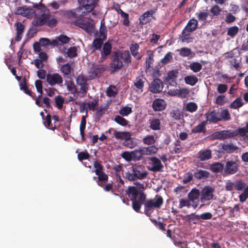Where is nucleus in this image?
<instances>
[{
	"label": "nucleus",
	"mask_w": 248,
	"mask_h": 248,
	"mask_svg": "<svg viewBox=\"0 0 248 248\" xmlns=\"http://www.w3.org/2000/svg\"><path fill=\"white\" fill-rule=\"evenodd\" d=\"M180 52V54L183 57L189 56L191 53V50L186 47H183L178 50Z\"/></svg>",
	"instance_id": "nucleus-63"
},
{
	"label": "nucleus",
	"mask_w": 248,
	"mask_h": 248,
	"mask_svg": "<svg viewBox=\"0 0 248 248\" xmlns=\"http://www.w3.org/2000/svg\"><path fill=\"white\" fill-rule=\"evenodd\" d=\"M118 56H119L120 59L123 60L124 62L128 64L131 62L130 60V55L129 51H124L121 52L120 53L117 54Z\"/></svg>",
	"instance_id": "nucleus-32"
},
{
	"label": "nucleus",
	"mask_w": 248,
	"mask_h": 248,
	"mask_svg": "<svg viewBox=\"0 0 248 248\" xmlns=\"http://www.w3.org/2000/svg\"><path fill=\"white\" fill-rule=\"evenodd\" d=\"M129 197L131 200L139 199V194L137 187L135 186H130L126 191Z\"/></svg>",
	"instance_id": "nucleus-23"
},
{
	"label": "nucleus",
	"mask_w": 248,
	"mask_h": 248,
	"mask_svg": "<svg viewBox=\"0 0 248 248\" xmlns=\"http://www.w3.org/2000/svg\"><path fill=\"white\" fill-rule=\"evenodd\" d=\"M114 121L117 124L122 126H126L128 124V121L121 116H116L114 119Z\"/></svg>",
	"instance_id": "nucleus-56"
},
{
	"label": "nucleus",
	"mask_w": 248,
	"mask_h": 248,
	"mask_svg": "<svg viewBox=\"0 0 248 248\" xmlns=\"http://www.w3.org/2000/svg\"><path fill=\"white\" fill-rule=\"evenodd\" d=\"M166 105V103L164 100L156 99L152 104V107L155 111H161L165 109Z\"/></svg>",
	"instance_id": "nucleus-19"
},
{
	"label": "nucleus",
	"mask_w": 248,
	"mask_h": 248,
	"mask_svg": "<svg viewBox=\"0 0 248 248\" xmlns=\"http://www.w3.org/2000/svg\"><path fill=\"white\" fill-rule=\"evenodd\" d=\"M192 206V204L189 200L186 199H181L179 201V208H183L184 207L189 208Z\"/></svg>",
	"instance_id": "nucleus-46"
},
{
	"label": "nucleus",
	"mask_w": 248,
	"mask_h": 248,
	"mask_svg": "<svg viewBox=\"0 0 248 248\" xmlns=\"http://www.w3.org/2000/svg\"><path fill=\"white\" fill-rule=\"evenodd\" d=\"M106 134H111V138H115L117 140H127L128 138H130L131 136V134L128 132H121L118 131L116 130L113 129V128H110L108 131H106Z\"/></svg>",
	"instance_id": "nucleus-8"
},
{
	"label": "nucleus",
	"mask_w": 248,
	"mask_h": 248,
	"mask_svg": "<svg viewBox=\"0 0 248 248\" xmlns=\"http://www.w3.org/2000/svg\"><path fill=\"white\" fill-rule=\"evenodd\" d=\"M111 50V46L109 43H105L103 47V50L101 51V55L102 57H106L110 54Z\"/></svg>",
	"instance_id": "nucleus-42"
},
{
	"label": "nucleus",
	"mask_w": 248,
	"mask_h": 248,
	"mask_svg": "<svg viewBox=\"0 0 248 248\" xmlns=\"http://www.w3.org/2000/svg\"><path fill=\"white\" fill-rule=\"evenodd\" d=\"M239 30L237 26H233L230 28L227 32V34L232 37H233L238 32Z\"/></svg>",
	"instance_id": "nucleus-62"
},
{
	"label": "nucleus",
	"mask_w": 248,
	"mask_h": 248,
	"mask_svg": "<svg viewBox=\"0 0 248 248\" xmlns=\"http://www.w3.org/2000/svg\"><path fill=\"white\" fill-rule=\"evenodd\" d=\"M93 167L95 169L94 171L96 174H98L99 173L103 171V166L96 160L93 162Z\"/></svg>",
	"instance_id": "nucleus-61"
},
{
	"label": "nucleus",
	"mask_w": 248,
	"mask_h": 248,
	"mask_svg": "<svg viewBox=\"0 0 248 248\" xmlns=\"http://www.w3.org/2000/svg\"><path fill=\"white\" fill-rule=\"evenodd\" d=\"M225 188L227 191H241L244 189L243 192L239 196V201L241 202H245L248 198V186H247L246 184L241 180L234 182L228 180L225 184Z\"/></svg>",
	"instance_id": "nucleus-2"
},
{
	"label": "nucleus",
	"mask_w": 248,
	"mask_h": 248,
	"mask_svg": "<svg viewBox=\"0 0 248 248\" xmlns=\"http://www.w3.org/2000/svg\"><path fill=\"white\" fill-rule=\"evenodd\" d=\"M202 64L198 62H193L189 65L190 68L195 73L199 72L202 69Z\"/></svg>",
	"instance_id": "nucleus-47"
},
{
	"label": "nucleus",
	"mask_w": 248,
	"mask_h": 248,
	"mask_svg": "<svg viewBox=\"0 0 248 248\" xmlns=\"http://www.w3.org/2000/svg\"><path fill=\"white\" fill-rule=\"evenodd\" d=\"M172 59V54L170 52H169L166 54L165 57L161 59V62L163 64L168 63Z\"/></svg>",
	"instance_id": "nucleus-60"
},
{
	"label": "nucleus",
	"mask_w": 248,
	"mask_h": 248,
	"mask_svg": "<svg viewBox=\"0 0 248 248\" xmlns=\"http://www.w3.org/2000/svg\"><path fill=\"white\" fill-rule=\"evenodd\" d=\"M243 105V102L241 98H237L234 100L233 102L231 104L230 107L232 108L237 109Z\"/></svg>",
	"instance_id": "nucleus-45"
},
{
	"label": "nucleus",
	"mask_w": 248,
	"mask_h": 248,
	"mask_svg": "<svg viewBox=\"0 0 248 248\" xmlns=\"http://www.w3.org/2000/svg\"><path fill=\"white\" fill-rule=\"evenodd\" d=\"M15 27L17 33L16 40L19 41L21 38V34L24 32V26L21 23L17 22L15 24Z\"/></svg>",
	"instance_id": "nucleus-30"
},
{
	"label": "nucleus",
	"mask_w": 248,
	"mask_h": 248,
	"mask_svg": "<svg viewBox=\"0 0 248 248\" xmlns=\"http://www.w3.org/2000/svg\"><path fill=\"white\" fill-rule=\"evenodd\" d=\"M94 22L93 19L84 18L78 23V26L88 32L93 30Z\"/></svg>",
	"instance_id": "nucleus-12"
},
{
	"label": "nucleus",
	"mask_w": 248,
	"mask_h": 248,
	"mask_svg": "<svg viewBox=\"0 0 248 248\" xmlns=\"http://www.w3.org/2000/svg\"><path fill=\"white\" fill-rule=\"evenodd\" d=\"M124 144L128 148L132 149L137 146V142L130 137L124 141Z\"/></svg>",
	"instance_id": "nucleus-51"
},
{
	"label": "nucleus",
	"mask_w": 248,
	"mask_h": 248,
	"mask_svg": "<svg viewBox=\"0 0 248 248\" xmlns=\"http://www.w3.org/2000/svg\"><path fill=\"white\" fill-rule=\"evenodd\" d=\"M150 160L151 162V164L152 166L151 169V170L154 171H159L162 170L163 166L158 158L155 157H153L150 158Z\"/></svg>",
	"instance_id": "nucleus-16"
},
{
	"label": "nucleus",
	"mask_w": 248,
	"mask_h": 248,
	"mask_svg": "<svg viewBox=\"0 0 248 248\" xmlns=\"http://www.w3.org/2000/svg\"><path fill=\"white\" fill-rule=\"evenodd\" d=\"M207 121L210 123H216L220 121L219 119V113L215 110L206 114Z\"/></svg>",
	"instance_id": "nucleus-21"
},
{
	"label": "nucleus",
	"mask_w": 248,
	"mask_h": 248,
	"mask_svg": "<svg viewBox=\"0 0 248 248\" xmlns=\"http://www.w3.org/2000/svg\"><path fill=\"white\" fill-rule=\"evenodd\" d=\"M200 195V192L199 189L193 188L187 195V197L192 204V207L196 209L198 205L199 199Z\"/></svg>",
	"instance_id": "nucleus-9"
},
{
	"label": "nucleus",
	"mask_w": 248,
	"mask_h": 248,
	"mask_svg": "<svg viewBox=\"0 0 248 248\" xmlns=\"http://www.w3.org/2000/svg\"><path fill=\"white\" fill-rule=\"evenodd\" d=\"M178 92V96L181 98L186 97L189 93V91L188 89L185 88L179 89Z\"/></svg>",
	"instance_id": "nucleus-64"
},
{
	"label": "nucleus",
	"mask_w": 248,
	"mask_h": 248,
	"mask_svg": "<svg viewBox=\"0 0 248 248\" xmlns=\"http://www.w3.org/2000/svg\"><path fill=\"white\" fill-rule=\"evenodd\" d=\"M184 80L186 84L191 86L195 85L198 81V78L195 76H187Z\"/></svg>",
	"instance_id": "nucleus-37"
},
{
	"label": "nucleus",
	"mask_w": 248,
	"mask_h": 248,
	"mask_svg": "<svg viewBox=\"0 0 248 248\" xmlns=\"http://www.w3.org/2000/svg\"><path fill=\"white\" fill-rule=\"evenodd\" d=\"M144 154L151 155L155 154L158 151V148L156 146L154 145L148 147H143Z\"/></svg>",
	"instance_id": "nucleus-38"
},
{
	"label": "nucleus",
	"mask_w": 248,
	"mask_h": 248,
	"mask_svg": "<svg viewBox=\"0 0 248 248\" xmlns=\"http://www.w3.org/2000/svg\"><path fill=\"white\" fill-rule=\"evenodd\" d=\"M211 157V151L210 150H203L199 153V158L201 161L209 159Z\"/></svg>",
	"instance_id": "nucleus-28"
},
{
	"label": "nucleus",
	"mask_w": 248,
	"mask_h": 248,
	"mask_svg": "<svg viewBox=\"0 0 248 248\" xmlns=\"http://www.w3.org/2000/svg\"><path fill=\"white\" fill-rule=\"evenodd\" d=\"M148 57L146 58V71L147 72V71L149 70L151 66V65L153 64L154 62L153 59V54L152 52H148Z\"/></svg>",
	"instance_id": "nucleus-41"
},
{
	"label": "nucleus",
	"mask_w": 248,
	"mask_h": 248,
	"mask_svg": "<svg viewBox=\"0 0 248 248\" xmlns=\"http://www.w3.org/2000/svg\"><path fill=\"white\" fill-rule=\"evenodd\" d=\"M198 25V21L196 19L192 18L190 19L187 24L183 31V33L184 34L185 31L192 32L195 31Z\"/></svg>",
	"instance_id": "nucleus-22"
},
{
	"label": "nucleus",
	"mask_w": 248,
	"mask_h": 248,
	"mask_svg": "<svg viewBox=\"0 0 248 248\" xmlns=\"http://www.w3.org/2000/svg\"><path fill=\"white\" fill-rule=\"evenodd\" d=\"M132 112V108L129 107H124L119 110V113L122 116H127Z\"/></svg>",
	"instance_id": "nucleus-50"
},
{
	"label": "nucleus",
	"mask_w": 248,
	"mask_h": 248,
	"mask_svg": "<svg viewBox=\"0 0 248 248\" xmlns=\"http://www.w3.org/2000/svg\"><path fill=\"white\" fill-rule=\"evenodd\" d=\"M78 48L77 47H71L67 49L65 53V56L69 57H74L77 56Z\"/></svg>",
	"instance_id": "nucleus-43"
},
{
	"label": "nucleus",
	"mask_w": 248,
	"mask_h": 248,
	"mask_svg": "<svg viewBox=\"0 0 248 248\" xmlns=\"http://www.w3.org/2000/svg\"><path fill=\"white\" fill-rule=\"evenodd\" d=\"M210 173L206 170H199L195 172L194 176L199 179H204L209 177Z\"/></svg>",
	"instance_id": "nucleus-33"
},
{
	"label": "nucleus",
	"mask_w": 248,
	"mask_h": 248,
	"mask_svg": "<svg viewBox=\"0 0 248 248\" xmlns=\"http://www.w3.org/2000/svg\"><path fill=\"white\" fill-rule=\"evenodd\" d=\"M177 77V72L176 71H171L169 72L166 78V80L169 82L170 80H171V83H169L171 85L174 86L176 85V82L174 81V80Z\"/></svg>",
	"instance_id": "nucleus-29"
},
{
	"label": "nucleus",
	"mask_w": 248,
	"mask_h": 248,
	"mask_svg": "<svg viewBox=\"0 0 248 248\" xmlns=\"http://www.w3.org/2000/svg\"><path fill=\"white\" fill-rule=\"evenodd\" d=\"M238 170L237 163L233 161H228L226 163L225 171L228 174H234Z\"/></svg>",
	"instance_id": "nucleus-18"
},
{
	"label": "nucleus",
	"mask_w": 248,
	"mask_h": 248,
	"mask_svg": "<svg viewBox=\"0 0 248 248\" xmlns=\"http://www.w3.org/2000/svg\"><path fill=\"white\" fill-rule=\"evenodd\" d=\"M133 160H139L142 156L145 155L143 147L139 148L133 151H131Z\"/></svg>",
	"instance_id": "nucleus-25"
},
{
	"label": "nucleus",
	"mask_w": 248,
	"mask_h": 248,
	"mask_svg": "<svg viewBox=\"0 0 248 248\" xmlns=\"http://www.w3.org/2000/svg\"><path fill=\"white\" fill-rule=\"evenodd\" d=\"M46 81L50 86L61 84L63 79L62 76L58 73L48 74L46 76Z\"/></svg>",
	"instance_id": "nucleus-11"
},
{
	"label": "nucleus",
	"mask_w": 248,
	"mask_h": 248,
	"mask_svg": "<svg viewBox=\"0 0 248 248\" xmlns=\"http://www.w3.org/2000/svg\"><path fill=\"white\" fill-rule=\"evenodd\" d=\"M55 102L56 107L59 109H61L62 108L63 104L64 102V100L63 97L58 95L55 98Z\"/></svg>",
	"instance_id": "nucleus-48"
},
{
	"label": "nucleus",
	"mask_w": 248,
	"mask_h": 248,
	"mask_svg": "<svg viewBox=\"0 0 248 248\" xmlns=\"http://www.w3.org/2000/svg\"><path fill=\"white\" fill-rule=\"evenodd\" d=\"M163 84L162 81L158 78L155 79L150 86V91L153 93H158L162 91Z\"/></svg>",
	"instance_id": "nucleus-15"
},
{
	"label": "nucleus",
	"mask_w": 248,
	"mask_h": 248,
	"mask_svg": "<svg viewBox=\"0 0 248 248\" xmlns=\"http://www.w3.org/2000/svg\"><path fill=\"white\" fill-rule=\"evenodd\" d=\"M206 124L205 122H202L197 125L195 127L192 129L193 133H199L203 131L205 127Z\"/></svg>",
	"instance_id": "nucleus-59"
},
{
	"label": "nucleus",
	"mask_w": 248,
	"mask_h": 248,
	"mask_svg": "<svg viewBox=\"0 0 248 248\" xmlns=\"http://www.w3.org/2000/svg\"><path fill=\"white\" fill-rule=\"evenodd\" d=\"M213 189L210 186H205L202 190L200 197V201L202 204L200 208L203 207L204 203L212 199L213 197Z\"/></svg>",
	"instance_id": "nucleus-7"
},
{
	"label": "nucleus",
	"mask_w": 248,
	"mask_h": 248,
	"mask_svg": "<svg viewBox=\"0 0 248 248\" xmlns=\"http://www.w3.org/2000/svg\"><path fill=\"white\" fill-rule=\"evenodd\" d=\"M46 126L51 130H54L59 125V121L58 117L53 115L52 117L50 115H47L46 117V122H44Z\"/></svg>",
	"instance_id": "nucleus-10"
},
{
	"label": "nucleus",
	"mask_w": 248,
	"mask_h": 248,
	"mask_svg": "<svg viewBox=\"0 0 248 248\" xmlns=\"http://www.w3.org/2000/svg\"><path fill=\"white\" fill-rule=\"evenodd\" d=\"M78 2L82 8L87 12H91L94 7L95 0H78Z\"/></svg>",
	"instance_id": "nucleus-14"
},
{
	"label": "nucleus",
	"mask_w": 248,
	"mask_h": 248,
	"mask_svg": "<svg viewBox=\"0 0 248 248\" xmlns=\"http://www.w3.org/2000/svg\"><path fill=\"white\" fill-rule=\"evenodd\" d=\"M146 199V195L143 192H140L139 199L131 200L133 209L136 212H139L141 208V204L144 202Z\"/></svg>",
	"instance_id": "nucleus-13"
},
{
	"label": "nucleus",
	"mask_w": 248,
	"mask_h": 248,
	"mask_svg": "<svg viewBox=\"0 0 248 248\" xmlns=\"http://www.w3.org/2000/svg\"><path fill=\"white\" fill-rule=\"evenodd\" d=\"M163 203L162 197L159 195H156L153 199L145 200L144 202V213L150 216L155 209H159Z\"/></svg>",
	"instance_id": "nucleus-3"
},
{
	"label": "nucleus",
	"mask_w": 248,
	"mask_h": 248,
	"mask_svg": "<svg viewBox=\"0 0 248 248\" xmlns=\"http://www.w3.org/2000/svg\"><path fill=\"white\" fill-rule=\"evenodd\" d=\"M102 67L99 66L94 67L89 72V78L90 79L94 78L99 77L103 72Z\"/></svg>",
	"instance_id": "nucleus-26"
},
{
	"label": "nucleus",
	"mask_w": 248,
	"mask_h": 248,
	"mask_svg": "<svg viewBox=\"0 0 248 248\" xmlns=\"http://www.w3.org/2000/svg\"><path fill=\"white\" fill-rule=\"evenodd\" d=\"M14 14L20 15L27 18H32L35 14V10L32 8L24 6L16 7L14 11Z\"/></svg>",
	"instance_id": "nucleus-6"
},
{
	"label": "nucleus",
	"mask_w": 248,
	"mask_h": 248,
	"mask_svg": "<svg viewBox=\"0 0 248 248\" xmlns=\"http://www.w3.org/2000/svg\"><path fill=\"white\" fill-rule=\"evenodd\" d=\"M98 176V182H97L98 185L101 186H102L103 184L99 181H106L108 179V175L103 172V171L99 173L98 174H96Z\"/></svg>",
	"instance_id": "nucleus-53"
},
{
	"label": "nucleus",
	"mask_w": 248,
	"mask_h": 248,
	"mask_svg": "<svg viewBox=\"0 0 248 248\" xmlns=\"http://www.w3.org/2000/svg\"><path fill=\"white\" fill-rule=\"evenodd\" d=\"M236 135L235 132L229 130H223L216 132L215 136L219 139H226Z\"/></svg>",
	"instance_id": "nucleus-20"
},
{
	"label": "nucleus",
	"mask_w": 248,
	"mask_h": 248,
	"mask_svg": "<svg viewBox=\"0 0 248 248\" xmlns=\"http://www.w3.org/2000/svg\"><path fill=\"white\" fill-rule=\"evenodd\" d=\"M170 116L176 120H181L183 118V114L179 110H174L170 112Z\"/></svg>",
	"instance_id": "nucleus-54"
},
{
	"label": "nucleus",
	"mask_w": 248,
	"mask_h": 248,
	"mask_svg": "<svg viewBox=\"0 0 248 248\" xmlns=\"http://www.w3.org/2000/svg\"><path fill=\"white\" fill-rule=\"evenodd\" d=\"M148 174V172L143 170L141 166H134L131 168L130 171L125 173V178L130 181H134L145 178Z\"/></svg>",
	"instance_id": "nucleus-4"
},
{
	"label": "nucleus",
	"mask_w": 248,
	"mask_h": 248,
	"mask_svg": "<svg viewBox=\"0 0 248 248\" xmlns=\"http://www.w3.org/2000/svg\"><path fill=\"white\" fill-rule=\"evenodd\" d=\"M157 139V137L156 136L148 135L143 138L142 142L144 144L146 145H154Z\"/></svg>",
	"instance_id": "nucleus-27"
},
{
	"label": "nucleus",
	"mask_w": 248,
	"mask_h": 248,
	"mask_svg": "<svg viewBox=\"0 0 248 248\" xmlns=\"http://www.w3.org/2000/svg\"><path fill=\"white\" fill-rule=\"evenodd\" d=\"M223 165L219 163H215L211 166V170L214 172H218L222 170Z\"/></svg>",
	"instance_id": "nucleus-58"
},
{
	"label": "nucleus",
	"mask_w": 248,
	"mask_h": 248,
	"mask_svg": "<svg viewBox=\"0 0 248 248\" xmlns=\"http://www.w3.org/2000/svg\"><path fill=\"white\" fill-rule=\"evenodd\" d=\"M61 71L64 74L66 75H69L71 74L72 71V68L70 65L69 63H66L63 65L61 67Z\"/></svg>",
	"instance_id": "nucleus-52"
},
{
	"label": "nucleus",
	"mask_w": 248,
	"mask_h": 248,
	"mask_svg": "<svg viewBox=\"0 0 248 248\" xmlns=\"http://www.w3.org/2000/svg\"><path fill=\"white\" fill-rule=\"evenodd\" d=\"M212 215L210 212H206L201 215H195L194 217L195 219L198 220H200V219L204 220L210 219L212 218Z\"/></svg>",
	"instance_id": "nucleus-44"
},
{
	"label": "nucleus",
	"mask_w": 248,
	"mask_h": 248,
	"mask_svg": "<svg viewBox=\"0 0 248 248\" xmlns=\"http://www.w3.org/2000/svg\"><path fill=\"white\" fill-rule=\"evenodd\" d=\"M219 119L221 121H228L231 119V115L227 109L222 110L219 114Z\"/></svg>",
	"instance_id": "nucleus-36"
},
{
	"label": "nucleus",
	"mask_w": 248,
	"mask_h": 248,
	"mask_svg": "<svg viewBox=\"0 0 248 248\" xmlns=\"http://www.w3.org/2000/svg\"><path fill=\"white\" fill-rule=\"evenodd\" d=\"M236 135L239 134L242 137H248V127L246 125L244 127L239 128L236 131Z\"/></svg>",
	"instance_id": "nucleus-55"
},
{
	"label": "nucleus",
	"mask_w": 248,
	"mask_h": 248,
	"mask_svg": "<svg viewBox=\"0 0 248 248\" xmlns=\"http://www.w3.org/2000/svg\"><path fill=\"white\" fill-rule=\"evenodd\" d=\"M152 16V13L150 11H147L144 13L140 18V22L142 24H146L150 20V17Z\"/></svg>",
	"instance_id": "nucleus-39"
},
{
	"label": "nucleus",
	"mask_w": 248,
	"mask_h": 248,
	"mask_svg": "<svg viewBox=\"0 0 248 248\" xmlns=\"http://www.w3.org/2000/svg\"><path fill=\"white\" fill-rule=\"evenodd\" d=\"M86 121L85 116H82L80 124V133L82 139H84V130L86 127Z\"/></svg>",
	"instance_id": "nucleus-49"
},
{
	"label": "nucleus",
	"mask_w": 248,
	"mask_h": 248,
	"mask_svg": "<svg viewBox=\"0 0 248 248\" xmlns=\"http://www.w3.org/2000/svg\"><path fill=\"white\" fill-rule=\"evenodd\" d=\"M70 39V38L68 37L66 35H61L56 39L52 40V45L53 46H58L60 44V42L62 44H67L69 43Z\"/></svg>",
	"instance_id": "nucleus-24"
},
{
	"label": "nucleus",
	"mask_w": 248,
	"mask_h": 248,
	"mask_svg": "<svg viewBox=\"0 0 248 248\" xmlns=\"http://www.w3.org/2000/svg\"><path fill=\"white\" fill-rule=\"evenodd\" d=\"M87 78L83 75L78 76L76 79L77 92L84 96L88 89L89 85Z\"/></svg>",
	"instance_id": "nucleus-5"
},
{
	"label": "nucleus",
	"mask_w": 248,
	"mask_h": 248,
	"mask_svg": "<svg viewBox=\"0 0 248 248\" xmlns=\"http://www.w3.org/2000/svg\"><path fill=\"white\" fill-rule=\"evenodd\" d=\"M146 81V79L145 78L142 76L138 77L136 78L134 83L137 92L140 93H142L143 92V88Z\"/></svg>",
	"instance_id": "nucleus-17"
},
{
	"label": "nucleus",
	"mask_w": 248,
	"mask_h": 248,
	"mask_svg": "<svg viewBox=\"0 0 248 248\" xmlns=\"http://www.w3.org/2000/svg\"><path fill=\"white\" fill-rule=\"evenodd\" d=\"M117 93V89L114 86H110L107 90V94L108 96H114Z\"/></svg>",
	"instance_id": "nucleus-57"
},
{
	"label": "nucleus",
	"mask_w": 248,
	"mask_h": 248,
	"mask_svg": "<svg viewBox=\"0 0 248 248\" xmlns=\"http://www.w3.org/2000/svg\"><path fill=\"white\" fill-rule=\"evenodd\" d=\"M111 67L113 69H119L123 66V62L117 54L114 57L111 64Z\"/></svg>",
	"instance_id": "nucleus-31"
},
{
	"label": "nucleus",
	"mask_w": 248,
	"mask_h": 248,
	"mask_svg": "<svg viewBox=\"0 0 248 248\" xmlns=\"http://www.w3.org/2000/svg\"><path fill=\"white\" fill-rule=\"evenodd\" d=\"M33 7L36 8L33 16L34 18L32 21L33 26H41L45 24L50 27L55 26L56 20L50 17L48 9L44 7H39L37 4H34Z\"/></svg>",
	"instance_id": "nucleus-1"
},
{
	"label": "nucleus",
	"mask_w": 248,
	"mask_h": 248,
	"mask_svg": "<svg viewBox=\"0 0 248 248\" xmlns=\"http://www.w3.org/2000/svg\"><path fill=\"white\" fill-rule=\"evenodd\" d=\"M198 108L197 105L192 102H190L186 104L185 106L184 109L186 111L193 113L195 112Z\"/></svg>",
	"instance_id": "nucleus-35"
},
{
	"label": "nucleus",
	"mask_w": 248,
	"mask_h": 248,
	"mask_svg": "<svg viewBox=\"0 0 248 248\" xmlns=\"http://www.w3.org/2000/svg\"><path fill=\"white\" fill-rule=\"evenodd\" d=\"M150 127L154 130L160 129V121L158 119H153L149 120Z\"/></svg>",
	"instance_id": "nucleus-34"
},
{
	"label": "nucleus",
	"mask_w": 248,
	"mask_h": 248,
	"mask_svg": "<svg viewBox=\"0 0 248 248\" xmlns=\"http://www.w3.org/2000/svg\"><path fill=\"white\" fill-rule=\"evenodd\" d=\"M222 148L228 153H232L235 151L238 148L232 143H224L222 145Z\"/></svg>",
	"instance_id": "nucleus-40"
}]
</instances>
